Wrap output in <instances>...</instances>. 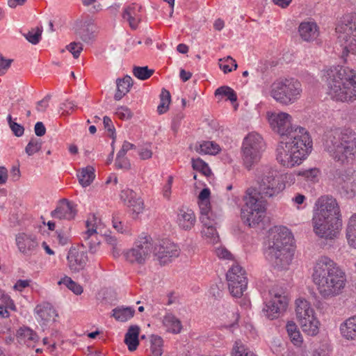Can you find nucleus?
<instances>
[{"label": "nucleus", "instance_id": "nucleus-56", "mask_svg": "<svg viewBox=\"0 0 356 356\" xmlns=\"http://www.w3.org/2000/svg\"><path fill=\"white\" fill-rule=\"evenodd\" d=\"M67 49L72 54L73 56L76 58L79 56L83 50V46L80 42H73L67 46Z\"/></svg>", "mask_w": 356, "mask_h": 356}, {"label": "nucleus", "instance_id": "nucleus-14", "mask_svg": "<svg viewBox=\"0 0 356 356\" xmlns=\"http://www.w3.org/2000/svg\"><path fill=\"white\" fill-rule=\"evenodd\" d=\"M312 224L315 235L322 239L332 241L338 237L341 220L312 216Z\"/></svg>", "mask_w": 356, "mask_h": 356}, {"label": "nucleus", "instance_id": "nucleus-28", "mask_svg": "<svg viewBox=\"0 0 356 356\" xmlns=\"http://www.w3.org/2000/svg\"><path fill=\"white\" fill-rule=\"evenodd\" d=\"M141 10L142 7L136 3L130 4L124 10L122 17L128 21L130 27L133 29L137 28L141 20Z\"/></svg>", "mask_w": 356, "mask_h": 356}, {"label": "nucleus", "instance_id": "nucleus-57", "mask_svg": "<svg viewBox=\"0 0 356 356\" xmlns=\"http://www.w3.org/2000/svg\"><path fill=\"white\" fill-rule=\"evenodd\" d=\"M138 154L141 159L145 160L150 159L152 156L151 145H145L141 147L138 150Z\"/></svg>", "mask_w": 356, "mask_h": 356}, {"label": "nucleus", "instance_id": "nucleus-10", "mask_svg": "<svg viewBox=\"0 0 356 356\" xmlns=\"http://www.w3.org/2000/svg\"><path fill=\"white\" fill-rule=\"evenodd\" d=\"M258 190L257 193L266 197L277 195L285 188L279 172L270 166H264L258 172L257 175Z\"/></svg>", "mask_w": 356, "mask_h": 356}, {"label": "nucleus", "instance_id": "nucleus-42", "mask_svg": "<svg viewBox=\"0 0 356 356\" xmlns=\"http://www.w3.org/2000/svg\"><path fill=\"white\" fill-rule=\"evenodd\" d=\"M218 65L225 74L229 73L233 69L236 70L237 68L236 60L229 56L220 58L218 60Z\"/></svg>", "mask_w": 356, "mask_h": 356}, {"label": "nucleus", "instance_id": "nucleus-23", "mask_svg": "<svg viewBox=\"0 0 356 356\" xmlns=\"http://www.w3.org/2000/svg\"><path fill=\"white\" fill-rule=\"evenodd\" d=\"M67 266L72 272L83 269L88 261L87 252L75 248H70L67 256Z\"/></svg>", "mask_w": 356, "mask_h": 356}, {"label": "nucleus", "instance_id": "nucleus-47", "mask_svg": "<svg viewBox=\"0 0 356 356\" xmlns=\"http://www.w3.org/2000/svg\"><path fill=\"white\" fill-rule=\"evenodd\" d=\"M215 95L227 97V99L232 102H236L237 99L236 94L234 90L228 86L219 87L215 91Z\"/></svg>", "mask_w": 356, "mask_h": 356}, {"label": "nucleus", "instance_id": "nucleus-24", "mask_svg": "<svg viewBox=\"0 0 356 356\" xmlns=\"http://www.w3.org/2000/svg\"><path fill=\"white\" fill-rule=\"evenodd\" d=\"M76 215L75 204L65 199L61 200L51 213L54 219L71 220Z\"/></svg>", "mask_w": 356, "mask_h": 356}, {"label": "nucleus", "instance_id": "nucleus-58", "mask_svg": "<svg viewBox=\"0 0 356 356\" xmlns=\"http://www.w3.org/2000/svg\"><path fill=\"white\" fill-rule=\"evenodd\" d=\"M103 123L104 125V128L111 133V136L113 140V143H114L115 140V127L113 124L112 120L110 118L107 116H104L103 119ZM113 143H112L113 145Z\"/></svg>", "mask_w": 356, "mask_h": 356}, {"label": "nucleus", "instance_id": "nucleus-51", "mask_svg": "<svg viewBox=\"0 0 356 356\" xmlns=\"http://www.w3.org/2000/svg\"><path fill=\"white\" fill-rule=\"evenodd\" d=\"M42 30L41 28L38 27L35 29H32L28 33L24 35L26 39L33 44H37L41 38Z\"/></svg>", "mask_w": 356, "mask_h": 356}, {"label": "nucleus", "instance_id": "nucleus-1", "mask_svg": "<svg viewBox=\"0 0 356 356\" xmlns=\"http://www.w3.org/2000/svg\"><path fill=\"white\" fill-rule=\"evenodd\" d=\"M312 277L318 293L324 299H330L341 294L346 283L343 270L334 260L326 256H321L316 259Z\"/></svg>", "mask_w": 356, "mask_h": 356}, {"label": "nucleus", "instance_id": "nucleus-21", "mask_svg": "<svg viewBox=\"0 0 356 356\" xmlns=\"http://www.w3.org/2000/svg\"><path fill=\"white\" fill-rule=\"evenodd\" d=\"M119 197L124 205L129 209L132 217L136 218L144 211V202L134 191L129 188L122 189Z\"/></svg>", "mask_w": 356, "mask_h": 356}, {"label": "nucleus", "instance_id": "nucleus-40", "mask_svg": "<svg viewBox=\"0 0 356 356\" xmlns=\"http://www.w3.org/2000/svg\"><path fill=\"white\" fill-rule=\"evenodd\" d=\"M195 150L200 154H216L220 150V146L213 141H203L198 146L195 147Z\"/></svg>", "mask_w": 356, "mask_h": 356}, {"label": "nucleus", "instance_id": "nucleus-12", "mask_svg": "<svg viewBox=\"0 0 356 356\" xmlns=\"http://www.w3.org/2000/svg\"><path fill=\"white\" fill-rule=\"evenodd\" d=\"M267 116L271 128L282 138L298 135L300 129H306L302 127L292 124L293 118L287 113H268Z\"/></svg>", "mask_w": 356, "mask_h": 356}, {"label": "nucleus", "instance_id": "nucleus-35", "mask_svg": "<svg viewBox=\"0 0 356 356\" xmlns=\"http://www.w3.org/2000/svg\"><path fill=\"white\" fill-rule=\"evenodd\" d=\"M117 91L115 94L114 98L115 100H120L127 92H129L130 88L133 85L132 79L130 76H125L122 79H118L116 80Z\"/></svg>", "mask_w": 356, "mask_h": 356}, {"label": "nucleus", "instance_id": "nucleus-53", "mask_svg": "<svg viewBox=\"0 0 356 356\" xmlns=\"http://www.w3.org/2000/svg\"><path fill=\"white\" fill-rule=\"evenodd\" d=\"M299 175L305 177L307 181L315 182L319 175V170L317 168H311L302 171H300Z\"/></svg>", "mask_w": 356, "mask_h": 356}, {"label": "nucleus", "instance_id": "nucleus-5", "mask_svg": "<svg viewBox=\"0 0 356 356\" xmlns=\"http://www.w3.org/2000/svg\"><path fill=\"white\" fill-rule=\"evenodd\" d=\"M324 150L339 165H348L356 159V133L349 129L328 132L323 143Z\"/></svg>", "mask_w": 356, "mask_h": 356}, {"label": "nucleus", "instance_id": "nucleus-9", "mask_svg": "<svg viewBox=\"0 0 356 356\" xmlns=\"http://www.w3.org/2000/svg\"><path fill=\"white\" fill-rule=\"evenodd\" d=\"M245 200V204L241 209V218L249 227H255L262 222L265 216L266 202L253 188L247 191Z\"/></svg>", "mask_w": 356, "mask_h": 356}, {"label": "nucleus", "instance_id": "nucleus-11", "mask_svg": "<svg viewBox=\"0 0 356 356\" xmlns=\"http://www.w3.org/2000/svg\"><path fill=\"white\" fill-rule=\"evenodd\" d=\"M266 149L262 136L257 132L249 133L244 138L241 146V156L245 168L250 169L258 163Z\"/></svg>", "mask_w": 356, "mask_h": 356}, {"label": "nucleus", "instance_id": "nucleus-16", "mask_svg": "<svg viewBox=\"0 0 356 356\" xmlns=\"http://www.w3.org/2000/svg\"><path fill=\"white\" fill-rule=\"evenodd\" d=\"M86 225V231L82 234V238L88 246L90 252L94 254L97 252L100 243L98 236L104 234V225L101 219L92 215L88 218Z\"/></svg>", "mask_w": 356, "mask_h": 356}, {"label": "nucleus", "instance_id": "nucleus-36", "mask_svg": "<svg viewBox=\"0 0 356 356\" xmlns=\"http://www.w3.org/2000/svg\"><path fill=\"white\" fill-rule=\"evenodd\" d=\"M76 176L81 186L86 188L90 186L95 178V169L92 166L88 165L81 168Z\"/></svg>", "mask_w": 356, "mask_h": 356}, {"label": "nucleus", "instance_id": "nucleus-30", "mask_svg": "<svg viewBox=\"0 0 356 356\" xmlns=\"http://www.w3.org/2000/svg\"><path fill=\"white\" fill-rule=\"evenodd\" d=\"M162 325L166 332L179 334L182 330L181 321L172 313H166L161 319Z\"/></svg>", "mask_w": 356, "mask_h": 356}, {"label": "nucleus", "instance_id": "nucleus-62", "mask_svg": "<svg viewBox=\"0 0 356 356\" xmlns=\"http://www.w3.org/2000/svg\"><path fill=\"white\" fill-rule=\"evenodd\" d=\"M31 280H19L15 284L13 289L18 291H22L25 288L30 286Z\"/></svg>", "mask_w": 356, "mask_h": 356}, {"label": "nucleus", "instance_id": "nucleus-54", "mask_svg": "<svg viewBox=\"0 0 356 356\" xmlns=\"http://www.w3.org/2000/svg\"><path fill=\"white\" fill-rule=\"evenodd\" d=\"M115 165L118 169H122L126 170H129L131 167V164L128 158L124 155H120L118 153L116 156Z\"/></svg>", "mask_w": 356, "mask_h": 356}, {"label": "nucleus", "instance_id": "nucleus-46", "mask_svg": "<svg viewBox=\"0 0 356 356\" xmlns=\"http://www.w3.org/2000/svg\"><path fill=\"white\" fill-rule=\"evenodd\" d=\"M192 166L194 170L202 172L205 176H209L211 174L208 164L199 158L192 159Z\"/></svg>", "mask_w": 356, "mask_h": 356}, {"label": "nucleus", "instance_id": "nucleus-32", "mask_svg": "<svg viewBox=\"0 0 356 356\" xmlns=\"http://www.w3.org/2000/svg\"><path fill=\"white\" fill-rule=\"evenodd\" d=\"M140 327L138 325H131L129 327L124 337V343L129 351H134L139 345Z\"/></svg>", "mask_w": 356, "mask_h": 356}, {"label": "nucleus", "instance_id": "nucleus-20", "mask_svg": "<svg viewBox=\"0 0 356 356\" xmlns=\"http://www.w3.org/2000/svg\"><path fill=\"white\" fill-rule=\"evenodd\" d=\"M153 254L162 264L169 262L179 254L178 246L169 240H154Z\"/></svg>", "mask_w": 356, "mask_h": 356}, {"label": "nucleus", "instance_id": "nucleus-13", "mask_svg": "<svg viewBox=\"0 0 356 356\" xmlns=\"http://www.w3.org/2000/svg\"><path fill=\"white\" fill-rule=\"evenodd\" d=\"M154 245V240L149 235L142 234L133 248L124 253V257L130 263L144 264L153 254Z\"/></svg>", "mask_w": 356, "mask_h": 356}, {"label": "nucleus", "instance_id": "nucleus-26", "mask_svg": "<svg viewBox=\"0 0 356 356\" xmlns=\"http://www.w3.org/2000/svg\"><path fill=\"white\" fill-rule=\"evenodd\" d=\"M177 223L184 230L191 229L195 224L196 218L194 212L187 207H181L177 213Z\"/></svg>", "mask_w": 356, "mask_h": 356}, {"label": "nucleus", "instance_id": "nucleus-50", "mask_svg": "<svg viewBox=\"0 0 356 356\" xmlns=\"http://www.w3.org/2000/svg\"><path fill=\"white\" fill-rule=\"evenodd\" d=\"M154 71L149 70L147 67H135L133 69L134 75L140 80H145L151 76Z\"/></svg>", "mask_w": 356, "mask_h": 356}, {"label": "nucleus", "instance_id": "nucleus-34", "mask_svg": "<svg viewBox=\"0 0 356 356\" xmlns=\"http://www.w3.org/2000/svg\"><path fill=\"white\" fill-rule=\"evenodd\" d=\"M286 330L291 343L297 347H300L303 343V337L297 325L293 321H289L286 325Z\"/></svg>", "mask_w": 356, "mask_h": 356}, {"label": "nucleus", "instance_id": "nucleus-17", "mask_svg": "<svg viewBox=\"0 0 356 356\" xmlns=\"http://www.w3.org/2000/svg\"><path fill=\"white\" fill-rule=\"evenodd\" d=\"M229 290L234 297H240L246 290L248 281L245 270L238 264H234L227 273Z\"/></svg>", "mask_w": 356, "mask_h": 356}, {"label": "nucleus", "instance_id": "nucleus-43", "mask_svg": "<svg viewBox=\"0 0 356 356\" xmlns=\"http://www.w3.org/2000/svg\"><path fill=\"white\" fill-rule=\"evenodd\" d=\"M58 284H64L76 295H80L83 293L82 286L74 282L70 277L65 276L58 282Z\"/></svg>", "mask_w": 356, "mask_h": 356}, {"label": "nucleus", "instance_id": "nucleus-15", "mask_svg": "<svg viewBox=\"0 0 356 356\" xmlns=\"http://www.w3.org/2000/svg\"><path fill=\"white\" fill-rule=\"evenodd\" d=\"M333 186L347 199L356 196V174L347 170L336 171L332 178Z\"/></svg>", "mask_w": 356, "mask_h": 356}, {"label": "nucleus", "instance_id": "nucleus-2", "mask_svg": "<svg viewBox=\"0 0 356 356\" xmlns=\"http://www.w3.org/2000/svg\"><path fill=\"white\" fill-rule=\"evenodd\" d=\"M292 240L291 232L286 227L275 226L270 229L264 255L275 269L286 270L291 265L295 252Z\"/></svg>", "mask_w": 356, "mask_h": 356}, {"label": "nucleus", "instance_id": "nucleus-6", "mask_svg": "<svg viewBox=\"0 0 356 356\" xmlns=\"http://www.w3.org/2000/svg\"><path fill=\"white\" fill-rule=\"evenodd\" d=\"M335 32L338 42L343 47L342 57L348 53L356 55V13L343 15L337 23Z\"/></svg>", "mask_w": 356, "mask_h": 356}, {"label": "nucleus", "instance_id": "nucleus-37", "mask_svg": "<svg viewBox=\"0 0 356 356\" xmlns=\"http://www.w3.org/2000/svg\"><path fill=\"white\" fill-rule=\"evenodd\" d=\"M210 195V190L208 188H204L198 195L200 215L213 213L211 210Z\"/></svg>", "mask_w": 356, "mask_h": 356}, {"label": "nucleus", "instance_id": "nucleus-55", "mask_svg": "<svg viewBox=\"0 0 356 356\" xmlns=\"http://www.w3.org/2000/svg\"><path fill=\"white\" fill-rule=\"evenodd\" d=\"M115 115L122 120H128L131 118L132 112L127 106H120L116 109Z\"/></svg>", "mask_w": 356, "mask_h": 356}, {"label": "nucleus", "instance_id": "nucleus-39", "mask_svg": "<svg viewBox=\"0 0 356 356\" xmlns=\"http://www.w3.org/2000/svg\"><path fill=\"white\" fill-rule=\"evenodd\" d=\"M135 310L131 307H119L113 309V316L118 321L125 322L131 318Z\"/></svg>", "mask_w": 356, "mask_h": 356}, {"label": "nucleus", "instance_id": "nucleus-49", "mask_svg": "<svg viewBox=\"0 0 356 356\" xmlns=\"http://www.w3.org/2000/svg\"><path fill=\"white\" fill-rule=\"evenodd\" d=\"M41 147L42 142L40 140L32 138L25 147V152L29 156H32L34 154L38 152Z\"/></svg>", "mask_w": 356, "mask_h": 356}, {"label": "nucleus", "instance_id": "nucleus-38", "mask_svg": "<svg viewBox=\"0 0 356 356\" xmlns=\"http://www.w3.org/2000/svg\"><path fill=\"white\" fill-rule=\"evenodd\" d=\"M346 235L348 245L356 249V213L352 215L348 221Z\"/></svg>", "mask_w": 356, "mask_h": 356}, {"label": "nucleus", "instance_id": "nucleus-8", "mask_svg": "<svg viewBox=\"0 0 356 356\" xmlns=\"http://www.w3.org/2000/svg\"><path fill=\"white\" fill-rule=\"evenodd\" d=\"M296 319L305 334L316 336L319 332L320 321L315 309L310 301L304 298H298L295 302Z\"/></svg>", "mask_w": 356, "mask_h": 356}, {"label": "nucleus", "instance_id": "nucleus-19", "mask_svg": "<svg viewBox=\"0 0 356 356\" xmlns=\"http://www.w3.org/2000/svg\"><path fill=\"white\" fill-rule=\"evenodd\" d=\"M271 299L266 304L263 312L269 319L277 318L280 313L285 311L288 306V298L282 292L274 290L270 291Z\"/></svg>", "mask_w": 356, "mask_h": 356}, {"label": "nucleus", "instance_id": "nucleus-60", "mask_svg": "<svg viewBox=\"0 0 356 356\" xmlns=\"http://www.w3.org/2000/svg\"><path fill=\"white\" fill-rule=\"evenodd\" d=\"M77 107L75 102L73 101L67 100L61 104L60 109L66 114H70Z\"/></svg>", "mask_w": 356, "mask_h": 356}, {"label": "nucleus", "instance_id": "nucleus-63", "mask_svg": "<svg viewBox=\"0 0 356 356\" xmlns=\"http://www.w3.org/2000/svg\"><path fill=\"white\" fill-rule=\"evenodd\" d=\"M216 255L221 259H231L232 254L224 247H219L216 250Z\"/></svg>", "mask_w": 356, "mask_h": 356}, {"label": "nucleus", "instance_id": "nucleus-41", "mask_svg": "<svg viewBox=\"0 0 356 356\" xmlns=\"http://www.w3.org/2000/svg\"><path fill=\"white\" fill-rule=\"evenodd\" d=\"M163 340L157 335H152L150 339L151 356H161L163 353Z\"/></svg>", "mask_w": 356, "mask_h": 356}, {"label": "nucleus", "instance_id": "nucleus-3", "mask_svg": "<svg viewBox=\"0 0 356 356\" xmlns=\"http://www.w3.org/2000/svg\"><path fill=\"white\" fill-rule=\"evenodd\" d=\"M300 134L283 138L278 143L275 158L279 164L291 168L300 165L312 150V140L307 129H300Z\"/></svg>", "mask_w": 356, "mask_h": 356}, {"label": "nucleus", "instance_id": "nucleus-61", "mask_svg": "<svg viewBox=\"0 0 356 356\" xmlns=\"http://www.w3.org/2000/svg\"><path fill=\"white\" fill-rule=\"evenodd\" d=\"M172 182L173 177L168 176L167 179V183L163 187V195L167 199H168L170 196Z\"/></svg>", "mask_w": 356, "mask_h": 356}, {"label": "nucleus", "instance_id": "nucleus-25", "mask_svg": "<svg viewBox=\"0 0 356 356\" xmlns=\"http://www.w3.org/2000/svg\"><path fill=\"white\" fill-rule=\"evenodd\" d=\"M298 33L304 41L312 42L318 37L319 27L313 20L304 21L298 26Z\"/></svg>", "mask_w": 356, "mask_h": 356}, {"label": "nucleus", "instance_id": "nucleus-31", "mask_svg": "<svg viewBox=\"0 0 356 356\" xmlns=\"http://www.w3.org/2000/svg\"><path fill=\"white\" fill-rule=\"evenodd\" d=\"M16 242L20 252L24 254L31 253L38 245L35 238L25 234H19L16 238Z\"/></svg>", "mask_w": 356, "mask_h": 356}, {"label": "nucleus", "instance_id": "nucleus-52", "mask_svg": "<svg viewBox=\"0 0 356 356\" xmlns=\"http://www.w3.org/2000/svg\"><path fill=\"white\" fill-rule=\"evenodd\" d=\"M0 305H5L8 307L10 311L15 312L17 310L16 305L10 296L5 291L0 289Z\"/></svg>", "mask_w": 356, "mask_h": 356}, {"label": "nucleus", "instance_id": "nucleus-59", "mask_svg": "<svg viewBox=\"0 0 356 356\" xmlns=\"http://www.w3.org/2000/svg\"><path fill=\"white\" fill-rule=\"evenodd\" d=\"M13 59H6L0 54V76L3 75L13 63Z\"/></svg>", "mask_w": 356, "mask_h": 356}, {"label": "nucleus", "instance_id": "nucleus-64", "mask_svg": "<svg viewBox=\"0 0 356 356\" xmlns=\"http://www.w3.org/2000/svg\"><path fill=\"white\" fill-rule=\"evenodd\" d=\"M10 128L11 129L13 134L17 137L22 136L24 134V127L17 122L12 123L10 126Z\"/></svg>", "mask_w": 356, "mask_h": 356}, {"label": "nucleus", "instance_id": "nucleus-33", "mask_svg": "<svg viewBox=\"0 0 356 356\" xmlns=\"http://www.w3.org/2000/svg\"><path fill=\"white\" fill-rule=\"evenodd\" d=\"M17 339L19 343L26 344L28 346H30L38 341V336L29 327H23L17 330Z\"/></svg>", "mask_w": 356, "mask_h": 356}, {"label": "nucleus", "instance_id": "nucleus-29", "mask_svg": "<svg viewBox=\"0 0 356 356\" xmlns=\"http://www.w3.org/2000/svg\"><path fill=\"white\" fill-rule=\"evenodd\" d=\"M339 331L344 339L356 341V315L342 322L339 325Z\"/></svg>", "mask_w": 356, "mask_h": 356}, {"label": "nucleus", "instance_id": "nucleus-48", "mask_svg": "<svg viewBox=\"0 0 356 356\" xmlns=\"http://www.w3.org/2000/svg\"><path fill=\"white\" fill-rule=\"evenodd\" d=\"M250 353H252L248 351L241 341L237 340L235 341L232 351V356H250Z\"/></svg>", "mask_w": 356, "mask_h": 356}, {"label": "nucleus", "instance_id": "nucleus-27", "mask_svg": "<svg viewBox=\"0 0 356 356\" xmlns=\"http://www.w3.org/2000/svg\"><path fill=\"white\" fill-rule=\"evenodd\" d=\"M35 318L38 321H41L43 324L54 321L57 314L51 305L47 302L38 305L34 309Z\"/></svg>", "mask_w": 356, "mask_h": 356}, {"label": "nucleus", "instance_id": "nucleus-4", "mask_svg": "<svg viewBox=\"0 0 356 356\" xmlns=\"http://www.w3.org/2000/svg\"><path fill=\"white\" fill-rule=\"evenodd\" d=\"M327 94L341 102L356 100V71L344 66H334L325 73Z\"/></svg>", "mask_w": 356, "mask_h": 356}, {"label": "nucleus", "instance_id": "nucleus-7", "mask_svg": "<svg viewBox=\"0 0 356 356\" xmlns=\"http://www.w3.org/2000/svg\"><path fill=\"white\" fill-rule=\"evenodd\" d=\"M302 85L295 79H280L270 86V96L282 105L289 106L301 97Z\"/></svg>", "mask_w": 356, "mask_h": 356}, {"label": "nucleus", "instance_id": "nucleus-22", "mask_svg": "<svg viewBox=\"0 0 356 356\" xmlns=\"http://www.w3.org/2000/svg\"><path fill=\"white\" fill-rule=\"evenodd\" d=\"M200 220L202 224V236L209 243H216L219 238L215 227L216 220L213 213L200 215Z\"/></svg>", "mask_w": 356, "mask_h": 356}, {"label": "nucleus", "instance_id": "nucleus-18", "mask_svg": "<svg viewBox=\"0 0 356 356\" xmlns=\"http://www.w3.org/2000/svg\"><path fill=\"white\" fill-rule=\"evenodd\" d=\"M313 216L341 219V211L335 198L329 195L320 197L315 202Z\"/></svg>", "mask_w": 356, "mask_h": 356}, {"label": "nucleus", "instance_id": "nucleus-45", "mask_svg": "<svg viewBox=\"0 0 356 356\" xmlns=\"http://www.w3.org/2000/svg\"><path fill=\"white\" fill-rule=\"evenodd\" d=\"M160 104L157 107V111L159 114L165 113L168 109V106L170 102V94L165 90L163 89L160 95Z\"/></svg>", "mask_w": 356, "mask_h": 356}, {"label": "nucleus", "instance_id": "nucleus-44", "mask_svg": "<svg viewBox=\"0 0 356 356\" xmlns=\"http://www.w3.org/2000/svg\"><path fill=\"white\" fill-rule=\"evenodd\" d=\"M79 35L84 42H92L95 38L94 26L92 25H87L83 27L79 31Z\"/></svg>", "mask_w": 356, "mask_h": 356}]
</instances>
